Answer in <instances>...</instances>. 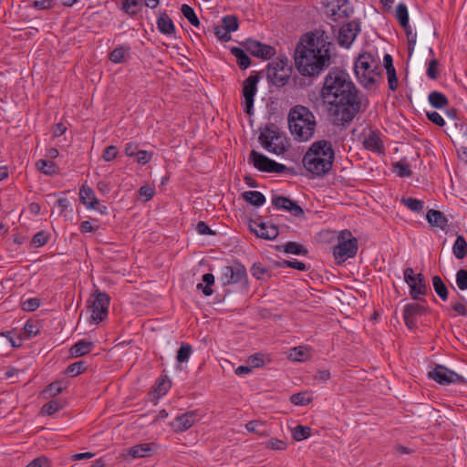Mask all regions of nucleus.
<instances>
[{
	"label": "nucleus",
	"mask_w": 467,
	"mask_h": 467,
	"mask_svg": "<svg viewBox=\"0 0 467 467\" xmlns=\"http://www.w3.org/2000/svg\"><path fill=\"white\" fill-rule=\"evenodd\" d=\"M426 219L432 227L444 230L448 226V219L440 211L429 210L426 214Z\"/></svg>",
	"instance_id": "nucleus-23"
},
{
	"label": "nucleus",
	"mask_w": 467,
	"mask_h": 467,
	"mask_svg": "<svg viewBox=\"0 0 467 467\" xmlns=\"http://www.w3.org/2000/svg\"><path fill=\"white\" fill-rule=\"evenodd\" d=\"M288 127L296 140L307 141L314 136L317 127L316 117L308 108L296 105L289 110Z\"/></svg>",
	"instance_id": "nucleus-4"
},
{
	"label": "nucleus",
	"mask_w": 467,
	"mask_h": 467,
	"mask_svg": "<svg viewBox=\"0 0 467 467\" xmlns=\"http://www.w3.org/2000/svg\"><path fill=\"white\" fill-rule=\"evenodd\" d=\"M197 420V411H187L182 415L177 416L171 423V427L176 432H182L190 429Z\"/></svg>",
	"instance_id": "nucleus-19"
},
{
	"label": "nucleus",
	"mask_w": 467,
	"mask_h": 467,
	"mask_svg": "<svg viewBox=\"0 0 467 467\" xmlns=\"http://www.w3.org/2000/svg\"><path fill=\"white\" fill-rule=\"evenodd\" d=\"M365 149L381 153L383 150V143L379 136L376 132H370L363 140Z\"/></svg>",
	"instance_id": "nucleus-25"
},
{
	"label": "nucleus",
	"mask_w": 467,
	"mask_h": 467,
	"mask_svg": "<svg viewBox=\"0 0 467 467\" xmlns=\"http://www.w3.org/2000/svg\"><path fill=\"white\" fill-rule=\"evenodd\" d=\"M360 30L359 23L351 21L344 25L338 33V44L344 47H349L353 41L356 39Z\"/></svg>",
	"instance_id": "nucleus-16"
},
{
	"label": "nucleus",
	"mask_w": 467,
	"mask_h": 467,
	"mask_svg": "<svg viewBox=\"0 0 467 467\" xmlns=\"http://www.w3.org/2000/svg\"><path fill=\"white\" fill-rule=\"evenodd\" d=\"M404 280L410 286V294L414 299L423 296L427 292L425 278L421 274H414L412 268L408 267L404 270Z\"/></svg>",
	"instance_id": "nucleus-14"
},
{
	"label": "nucleus",
	"mask_w": 467,
	"mask_h": 467,
	"mask_svg": "<svg viewBox=\"0 0 467 467\" xmlns=\"http://www.w3.org/2000/svg\"><path fill=\"white\" fill-rule=\"evenodd\" d=\"M142 6V0H121V10L130 16H136Z\"/></svg>",
	"instance_id": "nucleus-28"
},
{
	"label": "nucleus",
	"mask_w": 467,
	"mask_h": 467,
	"mask_svg": "<svg viewBox=\"0 0 467 467\" xmlns=\"http://www.w3.org/2000/svg\"><path fill=\"white\" fill-rule=\"evenodd\" d=\"M86 370V366L83 361H78L69 365L67 368V373L71 377H76Z\"/></svg>",
	"instance_id": "nucleus-50"
},
{
	"label": "nucleus",
	"mask_w": 467,
	"mask_h": 467,
	"mask_svg": "<svg viewBox=\"0 0 467 467\" xmlns=\"http://www.w3.org/2000/svg\"><path fill=\"white\" fill-rule=\"evenodd\" d=\"M396 17L403 28L409 27V13L405 4H399L396 7Z\"/></svg>",
	"instance_id": "nucleus-37"
},
{
	"label": "nucleus",
	"mask_w": 467,
	"mask_h": 467,
	"mask_svg": "<svg viewBox=\"0 0 467 467\" xmlns=\"http://www.w3.org/2000/svg\"><path fill=\"white\" fill-rule=\"evenodd\" d=\"M272 203L277 209H282L290 212L294 216L298 217L304 214L303 209L298 204H296L292 200L286 197H275L272 200Z\"/></svg>",
	"instance_id": "nucleus-20"
},
{
	"label": "nucleus",
	"mask_w": 467,
	"mask_h": 467,
	"mask_svg": "<svg viewBox=\"0 0 467 467\" xmlns=\"http://www.w3.org/2000/svg\"><path fill=\"white\" fill-rule=\"evenodd\" d=\"M153 152L148 150H139L136 155V161L140 164H146L152 159Z\"/></svg>",
	"instance_id": "nucleus-59"
},
{
	"label": "nucleus",
	"mask_w": 467,
	"mask_h": 467,
	"mask_svg": "<svg viewBox=\"0 0 467 467\" xmlns=\"http://www.w3.org/2000/svg\"><path fill=\"white\" fill-rule=\"evenodd\" d=\"M202 283L197 285V289L202 290L204 296H211L213 291L211 286L214 284V275L213 274L207 273L202 275Z\"/></svg>",
	"instance_id": "nucleus-35"
},
{
	"label": "nucleus",
	"mask_w": 467,
	"mask_h": 467,
	"mask_svg": "<svg viewBox=\"0 0 467 467\" xmlns=\"http://www.w3.org/2000/svg\"><path fill=\"white\" fill-rule=\"evenodd\" d=\"M230 33L238 29V20L234 16H226L221 23Z\"/></svg>",
	"instance_id": "nucleus-49"
},
{
	"label": "nucleus",
	"mask_w": 467,
	"mask_h": 467,
	"mask_svg": "<svg viewBox=\"0 0 467 467\" xmlns=\"http://www.w3.org/2000/svg\"><path fill=\"white\" fill-rule=\"evenodd\" d=\"M355 74L360 84L366 88L377 81L378 73L371 55L365 53L360 55L355 62Z\"/></svg>",
	"instance_id": "nucleus-6"
},
{
	"label": "nucleus",
	"mask_w": 467,
	"mask_h": 467,
	"mask_svg": "<svg viewBox=\"0 0 467 467\" xmlns=\"http://www.w3.org/2000/svg\"><path fill=\"white\" fill-rule=\"evenodd\" d=\"M428 99L431 105L437 109H442L448 105V99L438 91L431 92Z\"/></svg>",
	"instance_id": "nucleus-36"
},
{
	"label": "nucleus",
	"mask_w": 467,
	"mask_h": 467,
	"mask_svg": "<svg viewBox=\"0 0 467 467\" xmlns=\"http://www.w3.org/2000/svg\"><path fill=\"white\" fill-rule=\"evenodd\" d=\"M250 229L258 237L267 240L275 239L279 234L278 228L275 224L261 221L252 222L250 223Z\"/></svg>",
	"instance_id": "nucleus-18"
},
{
	"label": "nucleus",
	"mask_w": 467,
	"mask_h": 467,
	"mask_svg": "<svg viewBox=\"0 0 467 467\" xmlns=\"http://www.w3.org/2000/svg\"><path fill=\"white\" fill-rule=\"evenodd\" d=\"M247 273L244 265L236 264L226 265L221 270L220 282L223 285H230L245 281Z\"/></svg>",
	"instance_id": "nucleus-15"
},
{
	"label": "nucleus",
	"mask_w": 467,
	"mask_h": 467,
	"mask_svg": "<svg viewBox=\"0 0 467 467\" xmlns=\"http://www.w3.org/2000/svg\"><path fill=\"white\" fill-rule=\"evenodd\" d=\"M129 47H119L113 49L109 54V60L115 64L126 62L129 57Z\"/></svg>",
	"instance_id": "nucleus-30"
},
{
	"label": "nucleus",
	"mask_w": 467,
	"mask_h": 467,
	"mask_svg": "<svg viewBox=\"0 0 467 467\" xmlns=\"http://www.w3.org/2000/svg\"><path fill=\"white\" fill-rule=\"evenodd\" d=\"M259 141L270 153L281 155L285 151L286 139L275 126L265 127L259 135Z\"/></svg>",
	"instance_id": "nucleus-5"
},
{
	"label": "nucleus",
	"mask_w": 467,
	"mask_h": 467,
	"mask_svg": "<svg viewBox=\"0 0 467 467\" xmlns=\"http://www.w3.org/2000/svg\"><path fill=\"white\" fill-rule=\"evenodd\" d=\"M231 51L232 54L237 58V63L241 68L245 69L250 66V58L242 48L233 47Z\"/></svg>",
	"instance_id": "nucleus-38"
},
{
	"label": "nucleus",
	"mask_w": 467,
	"mask_h": 467,
	"mask_svg": "<svg viewBox=\"0 0 467 467\" xmlns=\"http://www.w3.org/2000/svg\"><path fill=\"white\" fill-rule=\"evenodd\" d=\"M456 284L460 290L467 289V270L461 269L457 272Z\"/></svg>",
	"instance_id": "nucleus-54"
},
{
	"label": "nucleus",
	"mask_w": 467,
	"mask_h": 467,
	"mask_svg": "<svg viewBox=\"0 0 467 467\" xmlns=\"http://www.w3.org/2000/svg\"><path fill=\"white\" fill-rule=\"evenodd\" d=\"M285 252L294 254H306V249L295 242H288L285 246Z\"/></svg>",
	"instance_id": "nucleus-47"
},
{
	"label": "nucleus",
	"mask_w": 467,
	"mask_h": 467,
	"mask_svg": "<svg viewBox=\"0 0 467 467\" xmlns=\"http://www.w3.org/2000/svg\"><path fill=\"white\" fill-rule=\"evenodd\" d=\"M245 47L247 51L257 57L269 58L274 55V49L270 46L255 40H248Z\"/></svg>",
	"instance_id": "nucleus-21"
},
{
	"label": "nucleus",
	"mask_w": 467,
	"mask_h": 467,
	"mask_svg": "<svg viewBox=\"0 0 467 467\" xmlns=\"http://www.w3.org/2000/svg\"><path fill=\"white\" fill-rule=\"evenodd\" d=\"M426 116L429 119V120H431V122H433L434 124H436L440 127H442L445 125V120L443 119L440 113H438L437 111H427Z\"/></svg>",
	"instance_id": "nucleus-60"
},
{
	"label": "nucleus",
	"mask_w": 467,
	"mask_h": 467,
	"mask_svg": "<svg viewBox=\"0 0 467 467\" xmlns=\"http://www.w3.org/2000/svg\"><path fill=\"white\" fill-rule=\"evenodd\" d=\"M26 467H50V464L46 457H39L33 460Z\"/></svg>",
	"instance_id": "nucleus-64"
},
{
	"label": "nucleus",
	"mask_w": 467,
	"mask_h": 467,
	"mask_svg": "<svg viewBox=\"0 0 467 467\" xmlns=\"http://www.w3.org/2000/svg\"><path fill=\"white\" fill-rule=\"evenodd\" d=\"M79 198L81 202L88 209H96V205L99 203V201L95 196L94 191L87 185H83L80 188Z\"/></svg>",
	"instance_id": "nucleus-22"
},
{
	"label": "nucleus",
	"mask_w": 467,
	"mask_h": 467,
	"mask_svg": "<svg viewBox=\"0 0 467 467\" xmlns=\"http://www.w3.org/2000/svg\"><path fill=\"white\" fill-rule=\"evenodd\" d=\"M62 408H63L62 403L57 400H51L48 403L45 404L42 407L41 412L43 414L52 415L55 412L60 410Z\"/></svg>",
	"instance_id": "nucleus-44"
},
{
	"label": "nucleus",
	"mask_w": 467,
	"mask_h": 467,
	"mask_svg": "<svg viewBox=\"0 0 467 467\" xmlns=\"http://www.w3.org/2000/svg\"><path fill=\"white\" fill-rule=\"evenodd\" d=\"M109 296L104 292L97 291L92 296L90 299L91 305L89 306L91 311L90 323L97 325L106 319L109 313Z\"/></svg>",
	"instance_id": "nucleus-9"
},
{
	"label": "nucleus",
	"mask_w": 467,
	"mask_h": 467,
	"mask_svg": "<svg viewBox=\"0 0 467 467\" xmlns=\"http://www.w3.org/2000/svg\"><path fill=\"white\" fill-rule=\"evenodd\" d=\"M258 81L259 78L256 75H251L243 82V106L244 112L248 115L253 114L254 100L257 92Z\"/></svg>",
	"instance_id": "nucleus-13"
},
{
	"label": "nucleus",
	"mask_w": 467,
	"mask_h": 467,
	"mask_svg": "<svg viewBox=\"0 0 467 467\" xmlns=\"http://www.w3.org/2000/svg\"><path fill=\"white\" fill-rule=\"evenodd\" d=\"M325 15L333 22H342L353 13L348 0H321Z\"/></svg>",
	"instance_id": "nucleus-8"
},
{
	"label": "nucleus",
	"mask_w": 467,
	"mask_h": 467,
	"mask_svg": "<svg viewBox=\"0 0 467 467\" xmlns=\"http://www.w3.org/2000/svg\"><path fill=\"white\" fill-rule=\"evenodd\" d=\"M248 365L251 368H260L264 365V356L262 354H254L248 358Z\"/></svg>",
	"instance_id": "nucleus-62"
},
{
	"label": "nucleus",
	"mask_w": 467,
	"mask_h": 467,
	"mask_svg": "<svg viewBox=\"0 0 467 467\" xmlns=\"http://www.w3.org/2000/svg\"><path fill=\"white\" fill-rule=\"evenodd\" d=\"M56 5V0H34L32 6L37 10L51 9Z\"/></svg>",
	"instance_id": "nucleus-52"
},
{
	"label": "nucleus",
	"mask_w": 467,
	"mask_h": 467,
	"mask_svg": "<svg viewBox=\"0 0 467 467\" xmlns=\"http://www.w3.org/2000/svg\"><path fill=\"white\" fill-rule=\"evenodd\" d=\"M266 447L275 451H284L286 449V443L278 439H270L266 442Z\"/></svg>",
	"instance_id": "nucleus-58"
},
{
	"label": "nucleus",
	"mask_w": 467,
	"mask_h": 467,
	"mask_svg": "<svg viewBox=\"0 0 467 467\" xmlns=\"http://www.w3.org/2000/svg\"><path fill=\"white\" fill-rule=\"evenodd\" d=\"M321 99L335 124L351 121L359 109L353 82L348 73L337 68L326 76Z\"/></svg>",
	"instance_id": "nucleus-1"
},
{
	"label": "nucleus",
	"mask_w": 467,
	"mask_h": 467,
	"mask_svg": "<svg viewBox=\"0 0 467 467\" xmlns=\"http://www.w3.org/2000/svg\"><path fill=\"white\" fill-rule=\"evenodd\" d=\"M159 448L156 442L140 443L126 450L124 457L130 459L145 458L153 455Z\"/></svg>",
	"instance_id": "nucleus-17"
},
{
	"label": "nucleus",
	"mask_w": 467,
	"mask_h": 467,
	"mask_svg": "<svg viewBox=\"0 0 467 467\" xmlns=\"http://www.w3.org/2000/svg\"><path fill=\"white\" fill-rule=\"evenodd\" d=\"M214 34L220 40L227 42L231 39V33L222 24L214 26Z\"/></svg>",
	"instance_id": "nucleus-55"
},
{
	"label": "nucleus",
	"mask_w": 467,
	"mask_h": 467,
	"mask_svg": "<svg viewBox=\"0 0 467 467\" xmlns=\"http://www.w3.org/2000/svg\"><path fill=\"white\" fill-rule=\"evenodd\" d=\"M430 379L441 385L464 383L465 379L458 373L447 368L442 365H437L432 370L429 371Z\"/></svg>",
	"instance_id": "nucleus-12"
},
{
	"label": "nucleus",
	"mask_w": 467,
	"mask_h": 467,
	"mask_svg": "<svg viewBox=\"0 0 467 467\" xmlns=\"http://www.w3.org/2000/svg\"><path fill=\"white\" fill-rule=\"evenodd\" d=\"M253 276L257 279H264L267 274V269L261 264H254L251 269Z\"/></svg>",
	"instance_id": "nucleus-61"
},
{
	"label": "nucleus",
	"mask_w": 467,
	"mask_h": 467,
	"mask_svg": "<svg viewBox=\"0 0 467 467\" xmlns=\"http://www.w3.org/2000/svg\"><path fill=\"white\" fill-rule=\"evenodd\" d=\"M118 154V149L116 146L110 145L108 146L102 153V158L105 161H113Z\"/></svg>",
	"instance_id": "nucleus-57"
},
{
	"label": "nucleus",
	"mask_w": 467,
	"mask_h": 467,
	"mask_svg": "<svg viewBox=\"0 0 467 467\" xmlns=\"http://www.w3.org/2000/svg\"><path fill=\"white\" fill-rule=\"evenodd\" d=\"M181 11L184 17L195 27L200 26V21L194 12V10L188 5L183 4L181 7Z\"/></svg>",
	"instance_id": "nucleus-41"
},
{
	"label": "nucleus",
	"mask_w": 467,
	"mask_h": 467,
	"mask_svg": "<svg viewBox=\"0 0 467 467\" xmlns=\"http://www.w3.org/2000/svg\"><path fill=\"white\" fill-rule=\"evenodd\" d=\"M453 254L458 259H462L467 254V243L462 235H458L452 247Z\"/></svg>",
	"instance_id": "nucleus-33"
},
{
	"label": "nucleus",
	"mask_w": 467,
	"mask_h": 467,
	"mask_svg": "<svg viewBox=\"0 0 467 467\" xmlns=\"http://www.w3.org/2000/svg\"><path fill=\"white\" fill-rule=\"evenodd\" d=\"M288 358L293 361H306L311 357L310 348L306 346H300L291 348L288 352Z\"/></svg>",
	"instance_id": "nucleus-27"
},
{
	"label": "nucleus",
	"mask_w": 467,
	"mask_h": 467,
	"mask_svg": "<svg viewBox=\"0 0 467 467\" xmlns=\"http://www.w3.org/2000/svg\"><path fill=\"white\" fill-rule=\"evenodd\" d=\"M245 429L249 432L256 433L260 436L269 435V431H267L265 424L260 420L249 421L248 423H246Z\"/></svg>",
	"instance_id": "nucleus-34"
},
{
	"label": "nucleus",
	"mask_w": 467,
	"mask_h": 467,
	"mask_svg": "<svg viewBox=\"0 0 467 467\" xmlns=\"http://www.w3.org/2000/svg\"><path fill=\"white\" fill-rule=\"evenodd\" d=\"M25 333L28 337L36 336L39 333V327L37 321L28 320L25 325Z\"/></svg>",
	"instance_id": "nucleus-53"
},
{
	"label": "nucleus",
	"mask_w": 467,
	"mask_h": 467,
	"mask_svg": "<svg viewBox=\"0 0 467 467\" xmlns=\"http://www.w3.org/2000/svg\"><path fill=\"white\" fill-rule=\"evenodd\" d=\"M94 348V344L91 341L85 339L78 341L70 348V355L75 358L82 357L89 353Z\"/></svg>",
	"instance_id": "nucleus-26"
},
{
	"label": "nucleus",
	"mask_w": 467,
	"mask_h": 467,
	"mask_svg": "<svg viewBox=\"0 0 467 467\" xmlns=\"http://www.w3.org/2000/svg\"><path fill=\"white\" fill-rule=\"evenodd\" d=\"M425 310L426 308L424 306L413 303L408 304L404 306L403 314L416 318V317L422 315Z\"/></svg>",
	"instance_id": "nucleus-40"
},
{
	"label": "nucleus",
	"mask_w": 467,
	"mask_h": 467,
	"mask_svg": "<svg viewBox=\"0 0 467 467\" xmlns=\"http://www.w3.org/2000/svg\"><path fill=\"white\" fill-rule=\"evenodd\" d=\"M463 300L464 298L460 296L459 299H454L451 301V306L457 315L465 317L467 316V306Z\"/></svg>",
	"instance_id": "nucleus-45"
},
{
	"label": "nucleus",
	"mask_w": 467,
	"mask_h": 467,
	"mask_svg": "<svg viewBox=\"0 0 467 467\" xmlns=\"http://www.w3.org/2000/svg\"><path fill=\"white\" fill-rule=\"evenodd\" d=\"M157 27L159 31L164 35L171 36L175 33V26L166 13L160 14L157 19Z\"/></svg>",
	"instance_id": "nucleus-24"
},
{
	"label": "nucleus",
	"mask_w": 467,
	"mask_h": 467,
	"mask_svg": "<svg viewBox=\"0 0 467 467\" xmlns=\"http://www.w3.org/2000/svg\"><path fill=\"white\" fill-rule=\"evenodd\" d=\"M36 166L37 170L46 175H55L59 171L58 167L50 160L41 159L36 161Z\"/></svg>",
	"instance_id": "nucleus-29"
},
{
	"label": "nucleus",
	"mask_w": 467,
	"mask_h": 467,
	"mask_svg": "<svg viewBox=\"0 0 467 467\" xmlns=\"http://www.w3.org/2000/svg\"><path fill=\"white\" fill-rule=\"evenodd\" d=\"M243 197L246 202L255 206H261L265 202L264 194L257 191L244 192Z\"/></svg>",
	"instance_id": "nucleus-31"
},
{
	"label": "nucleus",
	"mask_w": 467,
	"mask_h": 467,
	"mask_svg": "<svg viewBox=\"0 0 467 467\" xmlns=\"http://www.w3.org/2000/svg\"><path fill=\"white\" fill-rule=\"evenodd\" d=\"M338 243L333 248V254L338 263H343L352 258L358 252V241L348 230L341 231L338 234Z\"/></svg>",
	"instance_id": "nucleus-7"
},
{
	"label": "nucleus",
	"mask_w": 467,
	"mask_h": 467,
	"mask_svg": "<svg viewBox=\"0 0 467 467\" xmlns=\"http://www.w3.org/2000/svg\"><path fill=\"white\" fill-rule=\"evenodd\" d=\"M290 401L296 406H305L312 401V395L307 392H299L290 397Z\"/></svg>",
	"instance_id": "nucleus-39"
},
{
	"label": "nucleus",
	"mask_w": 467,
	"mask_h": 467,
	"mask_svg": "<svg viewBox=\"0 0 467 467\" xmlns=\"http://www.w3.org/2000/svg\"><path fill=\"white\" fill-rule=\"evenodd\" d=\"M333 44L321 31L306 34L296 47V67L303 76L318 75L330 65Z\"/></svg>",
	"instance_id": "nucleus-2"
},
{
	"label": "nucleus",
	"mask_w": 467,
	"mask_h": 467,
	"mask_svg": "<svg viewBox=\"0 0 467 467\" xmlns=\"http://www.w3.org/2000/svg\"><path fill=\"white\" fill-rule=\"evenodd\" d=\"M401 202L412 212H420L423 209V202L418 199L402 198Z\"/></svg>",
	"instance_id": "nucleus-43"
},
{
	"label": "nucleus",
	"mask_w": 467,
	"mask_h": 467,
	"mask_svg": "<svg viewBox=\"0 0 467 467\" xmlns=\"http://www.w3.org/2000/svg\"><path fill=\"white\" fill-rule=\"evenodd\" d=\"M293 438L299 441L307 439L311 434V429L306 426L297 425L293 430Z\"/></svg>",
	"instance_id": "nucleus-42"
},
{
	"label": "nucleus",
	"mask_w": 467,
	"mask_h": 467,
	"mask_svg": "<svg viewBox=\"0 0 467 467\" xmlns=\"http://www.w3.org/2000/svg\"><path fill=\"white\" fill-rule=\"evenodd\" d=\"M438 65L439 63L436 59H432L429 62L426 74L431 79H436L438 78Z\"/></svg>",
	"instance_id": "nucleus-56"
},
{
	"label": "nucleus",
	"mask_w": 467,
	"mask_h": 467,
	"mask_svg": "<svg viewBox=\"0 0 467 467\" xmlns=\"http://www.w3.org/2000/svg\"><path fill=\"white\" fill-rule=\"evenodd\" d=\"M388 83L389 88L391 90H396L398 88V79L396 77V71L392 64L387 67Z\"/></svg>",
	"instance_id": "nucleus-51"
},
{
	"label": "nucleus",
	"mask_w": 467,
	"mask_h": 467,
	"mask_svg": "<svg viewBox=\"0 0 467 467\" xmlns=\"http://www.w3.org/2000/svg\"><path fill=\"white\" fill-rule=\"evenodd\" d=\"M192 353V347L188 344L182 345L179 348L176 356V359L179 363L187 362Z\"/></svg>",
	"instance_id": "nucleus-46"
},
{
	"label": "nucleus",
	"mask_w": 467,
	"mask_h": 467,
	"mask_svg": "<svg viewBox=\"0 0 467 467\" xmlns=\"http://www.w3.org/2000/svg\"><path fill=\"white\" fill-rule=\"evenodd\" d=\"M171 388V382L168 379H161L158 381L156 392L159 396L165 395Z\"/></svg>",
	"instance_id": "nucleus-63"
},
{
	"label": "nucleus",
	"mask_w": 467,
	"mask_h": 467,
	"mask_svg": "<svg viewBox=\"0 0 467 467\" xmlns=\"http://www.w3.org/2000/svg\"><path fill=\"white\" fill-rule=\"evenodd\" d=\"M432 285L434 291L438 295V296L443 300L446 301L448 299L449 292L448 288L443 283L442 279L439 275H435L432 277Z\"/></svg>",
	"instance_id": "nucleus-32"
},
{
	"label": "nucleus",
	"mask_w": 467,
	"mask_h": 467,
	"mask_svg": "<svg viewBox=\"0 0 467 467\" xmlns=\"http://www.w3.org/2000/svg\"><path fill=\"white\" fill-rule=\"evenodd\" d=\"M335 152L331 142L321 140L315 141L303 158L305 169L315 176L327 174L333 165Z\"/></svg>",
	"instance_id": "nucleus-3"
},
{
	"label": "nucleus",
	"mask_w": 467,
	"mask_h": 467,
	"mask_svg": "<svg viewBox=\"0 0 467 467\" xmlns=\"http://www.w3.org/2000/svg\"><path fill=\"white\" fill-rule=\"evenodd\" d=\"M49 239V234L45 232L41 231L36 233L34 237L32 238L31 244L35 247H41L45 245Z\"/></svg>",
	"instance_id": "nucleus-48"
},
{
	"label": "nucleus",
	"mask_w": 467,
	"mask_h": 467,
	"mask_svg": "<svg viewBox=\"0 0 467 467\" xmlns=\"http://www.w3.org/2000/svg\"><path fill=\"white\" fill-rule=\"evenodd\" d=\"M249 160L253 165L261 171L282 173L286 170L285 165L272 161L254 150L249 155Z\"/></svg>",
	"instance_id": "nucleus-11"
},
{
	"label": "nucleus",
	"mask_w": 467,
	"mask_h": 467,
	"mask_svg": "<svg viewBox=\"0 0 467 467\" xmlns=\"http://www.w3.org/2000/svg\"><path fill=\"white\" fill-rule=\"evenodd\" d=\"M291 73V67L288 60H277L269 64L267 68V78L275 86L282 87L288 81Z\"/></svg>",
	"instance_id": "nucleus-10"
}]
</instances>
